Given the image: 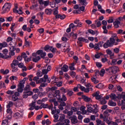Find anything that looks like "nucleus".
I'll list each match as a JSON object with an SVG mask.
<instances>
[{"label": "nucleus", "instance_id": "f257e3e1", "mask_svg": "<svg viewBox=\"0 0 125 125\" xmlns=\"http://www.w3.org/2000/svg\"><path fill=\"white\" fill-rule=\"evenodd\" d=\"M117 37V34H113L112 37L109 39V40H107L103 45L104 48H108V47H112L115 43V38Z\"/></svg>", "mask_w": 125, "mask_h": 125}, {"label": "nucleus", "instance_id": "f03ea898", "mask_svg": "<svg viewBox=\"0 0 125 125\" xmlns=\"http://www.w3.org/2000/svg\"><path fill=\"white\" fill-rule=\"evenodd\" d=\"M39 79L40 77H39V76H36L34 77L33 81L34 82H36V83L37 84H39V83H46V79H47V75H44L43 78H42L40 80Z\"/></svg>", "mask_w": 125, "mask_h": 125}, {"label": "nucleus", "instance_id": "7ed1b4c3", "mask_svg": "<svg viewBox=\"0 0 125 125\" xmlns=\"http://www.w3.org/2000/svg\"><path fill=\"white\" fill-rule=\"evenodd\" d=\"M28 80V78H24L23 80L20 81L19 84L18 85V88L17 89L19 92L21 93L23 92V88L25 82Z\"/></svg>", "mask_w": 125, "mask_h": 125}, {"label": "nucleus", "instance_id": "20e7f679", "mask_svg": "<svg viewBox=\"0 0 125 125\" xmlns=\"http://www.w3.org/2000/svg\"><path fill=\"white\" fill-rule=\"evenodd\" d=\"M11 7V3H6L2 7V9H4V12H8L10 10Z\"/></svg>", "mask_w": 125, "mask_h": 125}, {"label": "nucleus", "instance_id": "39448f33", "mask_svg": "<svg viewBox=\"0 0 125 125\" xmlns=\"http://www.w3.org/2000/svg\"><path fill=\"white\" fill-rule=\"evenodd\" d=\"M18 9V4L16 3L15 4V8L13 9V11L14 13H18V14H23V12L21 9H19V11L17 10Z\"/></svg>", "mask_w": 125, "mask_h": 125}, {"label": "nucleus", "instance_id": "423d86ee", "mask_svg": "<svg viewBox=\"0 0 125 125\" xmlns=\"http://www.w3.org/2000/svg\"><path fill=\"white\" fill-rule=\"evenodd\" d=\"M110 71L113 74H117V72H120L119 67L113 66L110 67Z\"/></svg>", "mask_w": 125, "mask_h": 125}, {"label": "nucleus", "instance_id": "0eeeda50", "mask_svg": "<svg viewBox=\"0 0 125 125\" xmlns=\"http://www.w3.org/2000/svg\"><path fill=\"white\" fill-rule=\"evenodd\" d=\"M36 53L38 55H40L41 58H42V59H44V57L46 56V53L43 52V51H42V50H38L36 52Z\"/></svg>", "mask_w": 125, "mask_h": 125}, {"label": "nucleus", "instance_id": "6e6552de", "mask_svg": "<svg viewBox=\"0 0 125 125\" xmlns=\"http://www.w3.org/2000/svg\"><path fill=\"white\" fill-rule=\"evenodd\" d=\"M104 42H100L97 43H96L94 46V49L96 50H100V47H102V45H103Z\"/></svg>", "mask_w": 125, "mask_h": 125}, {"label": "nucleus", "instance_id": "1a4fd4ad", "mask_svg": "<svg viewBox=\"0 0 125 125\" xmlns=\"http://www.w3.org/2000/svg\"><path fill=\"white\" fill-rule=\"evenodd\" d=\"M54 96L57 98V100L58 99H60V98L61 97V93L60 90H56L55 91V93L54 94Z\"/></svg>", "mask_w": 125, "mask_h": 125}, {"label": "nucleus", "instance_id": "9d476101", "mask_svg": "<svg viewBox=\"0 0 125 125\" xmlns=\"http://www.w3.org/2000/svg\"><path fill=\"white\" fill-rule=\"evenodd\" d=\"M56 19H59V18L61 19V20H64L66 18V15L63 14H58L56 15L55 16Z\"/></svg>", "mask_w": 125, "mask_h": 125}, {"label": "nucleus", "instance_id": "9b49d317", "mask_svg": "<svg viewBox=\"0 0 125 125\" xmlns=\"http://www.w3.org/2000/svg\"><path fill=\"white\" fill-rule=\"evenodd\" d=\"M78 42H77L78 43H82V42H88V40L83 38H79L78 39Z\"/></svg>", "mask_w": 125, "mask_h": 125}, {"label": "nucleus", "instance_id": "f8f14e48", "mask_svg": "<svg viewBox=\"0 0 125 125\" xmlns=\"http://www.w3.org/2000/svg\"><path fill=\"white\" fill-rule=\"evenodd\" d=\"M30 85H26L24 88L23 89V93H27V92H29V90H30Z\"/></svg>", "mask_w": 125, "mask_h": 125}, {"label": "nucleus", "instance_id": "ddd939ff", "mask_svg": "<svg viewBox=\"0 0 125 125\" xmlns=\"http://www.w3.org/2000/svg\"><path fill=\"white\" fill-rule=\"evenodd\" d=\"M82 98H83V100H84V101H85V102H89L90 101H91V98H90L85 95H83Z\"/></svg>", "mask_w": 125, "mask_h": 125}, {"label": "nucleus", "instance_id": "4468645a", "mask_svg": "<svg viewBox=\"0 0 125 125\" xmlns=\"http://www.w3.org/2000/svg\"><path fill=\"white\" fill-rule=\"evenodd\" d=\"M59 102H64V101H67V97H66L64 95H62V97L60 98V99L57 100Z\"/></svg>", "mask_w": 125, "mask_h": 125}, {"label": "nucleus", "instance_id": "2eb2a0df", "mask_svg": "<svg viewBox=\"0 0 125 125\" xmlns=\"http://www.w3.org/2000/svg\"><path fill=\"white\" fill-rule=\"evenodd\" d=\"M71 123L72 124H73V125H76V124H78V119H77V117H71Z\"/></svg>", "mask_w": 125, "mask_h": 125}, {"label": "nucleus", "instance_id": "dca6fc26", "mask_svg": "<svg viewBox=\"0 0 125 125\" xmlns=\"http://www.w3.org/2000/svg\"><path fill=\"white\" fill-rule=\"evenodd\" d=\"M91 106H92V105L91 104H89L87 105V111L88 113H92L93 108L91 107Z\"/></svg>", "mask_w": 125, "mask_h": 125}, {"label": "nucleus", "instance_id": "f3484780", "mask_svg": "<svg viewBox=\"0 0 125 125\" xmlns=\"http://www.w3.org/2000/svg\"><path fill=\"white\" fill-rule=\"evenodd\" d=\"M16 65H14L13 64H11V67L12 69V72H13V73L17 72V71H18V68L17 67H16Z\"/></svg>", "mask_w": 125, "mask_h": 125}, {"label": "nucleus", "instance_id": "a211bd4d", "mask_svg": "<svg viewBox=\"0 0 125 125\" xmlns=\"http://www.w3.org/2000/svg\"><path fill=\"white\" fill-rule=\"evenodd\" d=\"M11 56H4L3 54L0 53V58H2L3 59H7V58H10Z\"/></svg>", "mask_w": 125, "mask_h": 125}, {"label": "nucleus", "instance_id": "6ab92c4d", "mask_svg": "<svg viewBox=\"0 0 125 125\" xmlns=\"http://www.w3.org/2000/svg\"><path fill=\"white\" fill-rule=\"evenodd\" d=\"M108 105H109V106H117V103L111 100H109L108 103Z\"/></svg>", "mask_w": 125, "mask_h": 125}, {"label": "nucleus", "instance_id": "aec40b11", "mask_svg": "<svg viewBox=\"0 0 125 125\" xmlns=\"http://www.w3.org/2000/svg\"><path fill=\"white\" fill-rule=\"evenodd\" d=\"M68 65L66 64H64L63 67L61 68V70L63 72H67L68 71Z\"/></svg>", "mask_w": 125, "mask_h": 125}, {"label": "nucleus", "instance_id": "412c9836", "mask_svg": "<svg viewBox=\"0 0 125 125\" xmlns=\"http://www.w3.org/2000/svg\"><path fill=\"white\" fill-rule=\"evenodd\" d=\"M45 12L47 15H50V14L52 13V10H51V9H46Z\"/></svg>", "mask_w": 125, "mask_h": 125}, {"label": "nucleus", "instance_id": "4be33fe9", "mask_svg": "<svg viewBox=\"0 0 125 125\" xmlns=\"http://www.w3.org/2000/svg\"><path fill=\"white\" fill-rule=\"evenodd\" d=\"M111 66H115V65H117V59H113L111 61L110 63H109Z\"/></svg>", "mask_w": 125, "mask_h": 125}, {"label": "nucleus", "instance_id": "5701e85b", "mask_svg": "<svg viewBox=\"0 0 125 125\" xmlns=\"http://www.w3.org/2000/svg\"><path fill=\"white\" fill-rule=\"evenodd\" d=\"M111 100H116L118 97L115 94H111L110 96Z\"/></svg>", "mask_w": 125, "mask_h": 125}, {"label": "nucleus", "instance_id": "b1692460", "mask_svg": "<svg viewBox=\"0 0 125 125\" xmlns=\"http://www.w3.org/2000/svg\"><path fill=\"white\" fill-rule=\"evenodd\" d=\"M51 48H52V46H50L48 45H46L44 47V50H45V51H48V50H50Z\"/></svg>", "mask_w": 125, "mask_h": 125}, {"label": "nucleus", "instance_id": "393cba45", "mask_svg": "<svg viewBox=\"0 0 125 125\" xmlns=\"http://www.w3.org/2000/svg\"><path fill=\"white\" fill-rule=\"evenodd\" d=\"M70 37H72L73 39H77L78 37V34L77 33L75 34L74 32H71L70 34Z\"/></svg>", "mask_w": 125, "mask_h": 125}, {"label": "nucleus", "instance_id": "a878e982", "mask_svg": "<svg viewBox=\"0 0 125 125\" xmlns=\"http://www.w3.org/2000/svg\"><path fill=\"white\" fill-rule=\"evenodd\" d=\"M40 60H41V57H40L39 56L37 57L33 58V62H35L36 63H37V62H38V61H40Z\"/></svg>", "mask_w": 125, "mask_h": 125}, {"label": "nucleus", "instance_id": "bb28decb", "mask_svg": "<svg viewBox=\"0 0 125 125\" xmlns=\"http://www.w3.org/2000/svg\"><path fill=\"white\" fill-rule=\"evenodd\" d=\"M80 2L82 5H84L85 6L87 4V2L86 0H80Z\"/></svg>", "mask_w": 125, "mask_h": 125}, {"label": "nucleus", "instance_id": "cd10ccee", "mask_svg": "<svg viewBox=\"0 0 125 125\" xmlns=\"http://www.w3.org/2000/svg\"><path fill=\"white\" fill-rule=\"evenodd\" d=\"M80 110L83 112L84 115L87 113L86 110H85V107L84 106H81L80 108Z\"/></svg>", "mask_w": 125, "mask_h": 125}, {"label": "nucleus", "instance_id": "c85d7f7f", "mask_svg": "<svg viewBox=\"0 0 125 125\" xmlns=\"http://www.w3.org/2000/svg\"><path fill=\"white\" fill-rule=\"evenodd\" d=\"M13 106V102L10 101L9 102V103L7 105L6 107L7 109L10 108V107H12Z\"/></svg>", "mask_w": 125, "mask_h": 125}, {"label": "nucleus", "instance_id": "c756f323", "mask_svg": "<svg viewBox=\"0 0 125 125\" xmlns=\"http://www.w3.org/2000/svg\"><path fill=\"white\" fill-rule=\"evenodd\" d=\"M54 118L55 119V120H54V123H56L57 122H58V118H59V116H58V114H55L54 115Z\"/></svg>", "mask_w": 125, "mask_h": 125}, {"label": "nucleus", "instance_id": "7c9ffc66", "mask_svg": "<svg viewBox=\"0 0 125 125\" xmlns=\"http://www.w3.org/2000/svg\"><path fill=\"white\" fill-rule=\"evenodd\" d=\"M100 103L102 105H104V104L107 103V101L105 99H101L100 100Z\"/></svg>", "mask_w": 125, "mask_h": 125}, {"label": "nucleus", "instance_id": "2f4dec72", "mask_svg": "<svg viewBox=\"0 0 125 125\" xmlns=\"http://www.w3.org/2000/svg\"><path fill=\"white\" fill-rule=\"evenodd\" d=\"M19 63V62L18 61L16 60H14L13 61V62L11 64H13L14 66H17Z\"/></svg>", "mask_w": 125, "mask_h": 125}, {"label": "nucleus", "instance_id": "473e14b6", "mask_svg": "<svg viewBox=\"0 0 125 125\" xmlns=\"http://www.w3.org/2000/svg\"><path fill=\"white\" fill-rule=\"evenodd\" d=\"M104 86V85L102 83H99L98 85L96 86V87L97 88H99L100 89H101V88H103V87Z\"/></svg>", "mask_w": 125, "mask_h": 125}, {"label": "nucleus", "instance_id": "72a5a7b5", "mask_svg": "<svg viewBox=\"0 0 125 125\" xmlns=\"http://www.w3.org/2000/svg\"><path fill=\"white\" fill-rule=\"evenodd\" d=\"M21 58H24L25 61H26V59H27V54H26V53L25 52H23L21 54Z\"/></svg>", "mask_w": 125, "mask_h": 125}, {"label": "nucleus", "instance_id": "f704fd0d", "mask_svg": "<svg viewBox=\"0 0 125 125\" xmlns=\"http://www.w3.org/2000/svg\"><path fill=\"white\" fill-rule=\"evenodd\" d=\"M60 122L61 123H63L65 120V115H62L60 116V119H59Z\"/></svg>", "mask_w": 125, "mask_h": 125}, {"label": "nucleus", "instance_id": "c9c22d12", "mask_svg": "<svg viewBox=\"0 0 125 125\" xmlns=\"http://www.w3.org/2000/svg\"><path fill=\"white\" fill-rule=\"evenodd\" d=\"M8 125V120H4L2 121L1 125Z\"/></svg>", "mask_w": 125, "mask_h": 125}, {"label": "nucleus", "instance_id": "e433bc0d", "mask_svg": "<svg viewBox=\"0 0 125 125\" xmlns=\"http://www.w3.org/2000/svg\"><path fill=\"white\" fill-rule=\"evenodd\" d=\"M54 83H56V85H57V86H58L59 87L60 86H62V82H55Z\"/></svg>", "mask_w": 125, "mask_h": 125}, {"label": "nucleus", "instance_id": "4c0bfd02", "mask_svg": "<svg viewBox=\"0 0 125 125\" xmlns=\"http://www.w3.org/2000/svg\"><path fill=\"white\" fill-rule=\"evenodd\" d=\"M78 87H80L81 90H82V91H84L85 87H84V86H82L81 84H78Z\"/></svg>", "mask_w": 125, "mask_h": 125}, {"label": "nucleus", "instance_id": "58836bf2", "mask_svg": "<svg viewBox=\"0 0 125 125\" xmlns=\"http://www.w3.org/2000/svg\"><path fill=\"white\" fill-rule=\"evenodd\" d=\"M121 109L122 110H125V105H124V101L122 100L121 102Z\"/></svg>", "mask_w": 125, "mask_h": 125}, {"label": "nucleus", "instance_id": "ea45409f", "mask_svg": "<svg viewBox=\"0 0 125 125\" xmlns=\"http://www.w3.org/2000/svg\"><path fill=\"white\" fill-rule=\"evenodd\" d=\"M18 78L16 76H12L11 77H10V81H16Z\"/></svg>", "mask_w": 125, "mask_h": 125}, {"label": "nucleus", "instance_id": "a19ab883", "mask_svg": "<svg viewBox=\"0 0 125 125\" xmlns=\"http://www.w3.org/2000/svg\"><path fill=\"white\" fill-rule=\"evenodd\" d=\"M69 27L71 29H74V28H76V27H77V25H75V24L73 23H71L69 24Z\"/></svg>", "mask_w": 125, "mask_h": 125}, {"label": "nucleus", "instance_id": "79ce46f5", "mask_svg": "<svg viewBox=\"0 0 125 125\" xmlns=\"http://www.w3.org/2000/svg\"><path fill=\"white\" fill-rule=\"evenodd\" d=\"M42 4H44V6H47L49 4V1L46 0L43 2Z\"/></svg>", "mask_w": 125, "mask_h": 125}, {"label": "nucleus", "instance_id": "37998d69", "mask_svg": "<svg viewBox=\"0 0 125 125\" xmlns=\"http://www.w3.org/2000/svg\"><path fill=\"white\" fill-rule=\"evenodd\" d=\"M5 87V84L2 82H0V88Z\"/></svg>", "mask_w": 125, "mask_h": 125}, {"label": "nucleus", "instance_id": "c03bdc74", "mask_svg": "<svg viewBox=\"0 0 125 125\" xmlns=\"http://www.w3.org/2000/svg\"><path fill=\"white\" fill-rule=\"evenodd\" d=\"M2 52L3 54H4L5 56H7V55H6L7 54V53H8V50H7V49H5L3 50Z\"/></svg>", "mask_w": 125, "mask_h": 125}, {"label": "nucleus", "instance_id": "a18cd8bd", "mask_svg": "<svg viewBox=\"0 0 125 125\" xmlns=\"http://www.w3.org/2000/svg\"><path fill=\"white\" fill-rule=\"evenodd\" d=\"M18 99V97H17V96L13 95L12 96V100L14 101V102H15V101H16V100H17Z\"/></svg>", "mask_w": 125, "mask_h": 125}, {"label": "nucleus", "instance_id": "49530a36", "mask_svg": "<svg viewBox=\"0 0 125 125\" xmlns=\"http://www.w3.org/2000/svg\"><path fill=\"white\" fill-rule=\"evenodd\" d=\"M52 102H54V106H58V102L55 100V99H53L52 100Z\"/></svg>", "mask_w": 125, "mask_h": 125}, {"label": "nucleus", "instance_id": "de8ad7c7", "mask_svg": "<svg viewBox=\"0 0 125 125\" xmlns=\"http://www.w3.org/2000/svg\"><path fill=\"white\" fill-rule=\"evenodd\" d=\"M50 50L53 53H55V52H56V50H57V49H56V48H53V46H52V48H51Z\"/></svg>", "mask_w": 125, "mask_h": 125}, {"label": "nucleus", "instance_id": "09e8293b", "mask_svg": "<svg viewBox=\"0 0 125 125\" xmlns=\"http://www.w3.org/2000/svg\"><path fill=\"white\" fill-rule=\"evenodd\" d=\"M56 106H55L54 108H51L52 115H54V114H55V111H56Z\"/></svg>", "mask_w": 125, "mask_h": 125}, {"label": "nucleus", "instance_id": "8fccbe9b", "mask_svg": "<svg viewBox=\"0 0 125 125\" xmlns=\"http://www.w3.org/2000/svg\"><path fill=\"white\" fill-rule=\"evenodd\" d=\"M7 94H9L10 95H12V94H14V91L8 90L6 92Z\"/></svg>", "mask_w": 125, "mask_h": 125}, {"label": "nucleus", "instance_id": "3c124183", "mask_svg": "<svg viewBox=\"0 0 125 125\" xmlns=\"http://www.w3.org/2000/svg\"><path fill=\"white\" fill-rule=\"evenodd\" d=\"M38 32L40 33V34H42L44 32V29L43 28H40L38 29Z\"/></svg>", "mask_w": 125, "mask_h": 125}, {"label": "nucleus", "instance_id": "603ef678", "mask_svg": "<svg viewBox=\"0 0 125 125\" xmlns=\"http://www.w3.org/2000/svg\"><path fill=\"white\" fill-rule=\"evenodd\" d=\"M88 32L89 34H91V35H95V32L92 29H88Z\"/></svg>", "mask_w": 125, "mask_h": 125}, {"label": "nucleus", "instance_id": "864d4df0", "mask_svg": "<svg viewBox=\"0 0 125 125\" xmlns=\"http://www.w3.org/2000/svg\"><path fill=\"white\" fill-rule=\"evenodd\" d=\"M37 76L41 78V77L42 76V71H40L39 72L37 73Z\"/></svg>", "mask_w": 125, "mask_h": 125}, {"label": "nucleus", "instance_id": "5fc2aeb1", "mask_svg": "<svg viewBox=\"0 0 125 125\" xmlns=\"http://www.w3.org/2000/svg\"><path fill=\"white\" fill-rule=\"evenodd\" d=\"M100 94V92H99V91H97L96 93L93 94L92 96L94 97H96L97 96H98Z\"/></svg>", "mask_w": 125, "mask_h": 125}, {"label": "nucleus", "instance_id": "6e6d98bb", "mask_svg": "<svg viewBox=\"0 0 125 125\" xmlns=\"http://www.w3.org/2000/svg\"><path fill=\"white\" fill-rule=\"evenodd\" d=\"M16 50V49L15 48V47L13 46H11L10 47V49H9L10 52H11V51H15Z\"/></svg>", "mask_w": 125, "mask_h": 125}, {"label": "nucleus", "instance_id": "4d7b16f0", "mask_svg": "<svg viewBox=\"0 0 125 125\" xmlns=\"http://www.w3.org/2000/svg\"><path fill=\"white\" fill-rule=\"evenodd\" d=\"M25 44L27 45V47H30V42L27 41L26 39H25Z\"/></svg>", "mask_w": 125, "mask_h": 125}, {"label": "nucleus", "instance_id": "13d9d810", "mask_svg": "<svg viewBox=\"0 0 125 125\" xmlns=\"http://www.w3.org/2000/svg\"><path fill=\"white\" fill-rule=\"evenodd\" d=\"M93 114H96V113H98V108H95L94 109L92 110Z\"/></svg>", "mask_w": 125, "mask_h": 125}, {"label": "nucleus", "instance_id": "bf43d9fd", "mask_svg": "<svg viewBox=\"0 0 125 125\" xmlns=\"http://www.w3.org/2000/svg\"><path fill=\"white\" fill-rule=\"evenodd\" d=\"M83 122L86 124H88V123L90 122V119H89V118H85V119H84Z\"/></svg>", "mask_w": 125, "mask_h": 125}, {"label": "nucleus", "instance_id": "052dcab7", "mask_svg": "<svg viewBox=\"0 0 125 125\" xmlns=\"http://www.w3.org/2000/svg\"><path fill=\"white\" fill-rule=\"evenodd\" d=\"M42 74L46 75V74L48 73V71L47 70V69H42Z\"/></svg>", "mask_w": 125, "mask_h": 125}, {"label": "nucleus", "instance_id": "680f3d73", "mask_svg": "<svg viewBox=\"0 0 125 125\" xmlns=\"http://www.w3.org/2000/svg\"><path fill=\"white\" fill-rule=\"evenodd\" d=\"M73 94H74V92L72 91H68L67 94V95L70 97L72 96V95H73Z\"/></svg>", "mask_w": 125, "mask_h": 125}, {"label": "nucleus", "instance_id": "e2e57ef3", "mask_svg": "<svg viewBox=\"0 0 125 125\" xmlns=\"http://www.w3.org/2000/svg\"><path fill=\"white\" fill-rule=\"evenodd\" d=\"M106 52L107 53V54H109V55L112 54L113 53L112 52V51H111V50L108 49L106 50Z\"/></svg>", "mask_w": 125, "mask_h": 125}, {"label": "nucleus", "instance_id": "0e129e2a", "mask_svg": "<svg viewBox=\"0 0 125 125\" xmlns=\"http://www.w3.org/2000/svg\"><path fill=\"white\" fill-rule=\"evenodd\" d=\"M96 122L97 123V125H100L102 124V121L100 120H97Z\"/></svg>", "mask_w": 125, "mask_h": 125}, {"label": "nucleus", "instance_id": "69168bd1", "mask_svg": "<svg viewBox=\"0 0 125 125\" xmlns=\"http://www.w3.org/2000/svg\"><path fill=\"white\" fill-rule=\"evenodd\" d=\"M30 85L32 86L33 87H35L36 86V83L34 82H31L30 83Z\"/></svg>", "mask_w": 125, "mask_h": 125}, {"label": "nucleus", "instance_id": "338daca9", "mask_svg": "<svg viewBox=\"0 0 125 125\" xmlns=\"http://www.w3.org/2000/svg\"><path fill=\"white\" fill-rule=\"evenodd\" d=\"M106 123L108 125H111L113 124V121H110L108 120V119L105 121Z\"/></svg>", "mask_w": 125, "mask_h": 125}, {"label": "nucleus", "instance_id": "774afa93", "mask_svg": "<svg viewBox=\"0 0 125 125\" xmlns=\"http://www.w3.org/2000/svg\"><path fill=\"white\" fill-rule=\"evenodd\" d=\"M77 108L76 107H72L71 108V111L73 113V112H77Z\"/></svg>", "mask_w": 125, "mask_h": 125}]
</instances>
